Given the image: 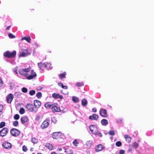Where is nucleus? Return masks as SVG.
Returning a JSON list of instances; mask_svg holds the SVG:
<instances>
[{
    "mask_svg": "<svg viewBox=\"0 0 154 154\" xmlns=\"http://www.w3.org/2000/svg\"><path fill=\"white\" fill-rule=\"evenodd\" d=\"M89 128L91 131L92 134H97V129L95 125H91L90 126Z\"/></svg>",
    "mask_w": 154,
    "mask_h": 154,
    "instance_id": "nucleus-7",
    "label": "nucleus"
},
{
    "mask_svg": "<svg viewBox=\"0 0 154 154\" xmlns=\"http://www.w3.org/2000/svg\"><path fill=\"white\" fill-rule=\"evenodd\" d=\"M16 54V52L15 51H14L12 52L7 51L4 53V55L5 57L12 58L15 57Z\"/></svg>",
    "mask_w": 154,
    "mask_h": 154,
    "instance_id": "nucleus-2",
    "label": "nucleus"
},
{
    "mask_svg": "<svg viewBox=\"0 0 154 154\" xmlns=\"http://www.w3.org/2000/svg\"><path fill=\"white\" fill-rule=\"evenodd\" d=\"M82 106H86L87 104V101L85 99H83L82 100Z\"/></svg>",
    "mask_w": 154,
    "mask_h": 154,
    "instance_id": "nucleus-26",
    "label": "nucleus"
},
{
    "mask_svg": "<svg viewBox=\"0 0 154 154\" xmlns=\"http://www.w3.org/2000/svg\"><path fill=\"white\" fill-rule=\"evenodd\" d=\"M10 132L11 135L15 137L18 136L19 134V131L15 128H13L11 130Z\"/></svg>",
    "mask_w": 154,
    "mask_h": 154,
    "instance_id": "nucleus-8",
    "label": "nucleus"
},
{
    "mask_svg": "<svg viewBox=\"0 0 154 154\" xmlns=\"http://www.w3.org/2000/svg\"><path fill=\"white\" fill-rule=\"evenodd\" d=\"M122 145V143L120 141H118L116 143V145L117 146L119 147Z\"/></svg>",
    "mask_w": 154,
    "mask_h": 154,
    "instance_id": "nucleus-35",
    "label": "nucleus"
},
{
    "mask_svg": "<svg viewBox=\"0 0 154 154\" xmlns=\"http://www.w3.org/2000/svg\"><path fill=\"white\" fill-rule=\"evenodd\" d=\"M25 112V110L23 108H21L20 109V114H23Z\"/></svg>",
    "mask_w": 154,
    "mask_h": 154,
    "instance_id": "nucleus-34",
    "label": "nucleus"
},
{
    "mask_svg": "<svg viewBox=\"0 0 154 154\" xmlns=\"http://www.w3.org/2000/svg\"><path fill=\"white\" fill-rule=\"evenodd\" d=\"M51 154H57V153L55 152H52L51 153Z\"/></svg>",
    "mask_w": 154,
    "mask_h": 154,
    "instance_id": "nucleus-58",
    "label": "nucleus"
},
{
    "mask_svg": "<svg viewBox=\"0 0 154 154\" xmlns=\"http://www.w3.org/2000/svg\"><path fill=\"white\" fill-rule=\"evenodd\" d=\"M31 53L28 49H22L21 52L20 53V57H24L30 55Z\"/></svg>",
    "mask_w": 154,
    "mask_h": 154,
    "instance_id": "nucleus-4",
    "label": "nucleus"
},
{
    "mask_svg": "<svg viewBox=\"0 0 154 154\" xmlns=\"http://www.w3.org/2000/svg\"><path fill=\"white\" fill-rule=\"evenodd\" d=\"M37 76L35 72L33 70L31 71V75L27 76L26 78L28 80H30L35 78Z\"/></svg>",
    "mask_w": 154,
    "mask_h": 154,
    "instance_id": "nucleus-9",
    "label": "nucleus"
},
{
    "mask_svg": "<svg viewBox=\"0 0 154 154\" xmlns=\"http://www.w3.org/2000/svg\"><path fill=\"white\" fill-rule=\"evenodd\" d=\"M3 84V82L2 81V78L0 77V87H1L2 86Z\"/></svg>",
    "mask_w": 154,
    "mask_h": 154,
    "instance_id": "nucleus-48",
    "label": "nucleus"
},
{
    "mask_svg": "<svg viewBox=\"0 0 154 154\" xmlns=\"http://www.w3.org/2000/svg\"><path fill=\"white\" fill-rule=\"evenodd\" d=\"M29 68L22 69L20 70V74L26 77V75L27 74V73L29 72Z\"/></svg>",
    "mask_w": 154,
    "mask_h": 154,
    "instance_id": "nucleus-12",
    "label": "nucleus"
},
{
    "mask_svg": "<svg viewBox=\"0 0 154 154\" xmlns=\"http://www.w3.org/2000/svg\"><path fill=\"white\" fill-rule=\"evenodd\" d=\"M50 66V64L48 63H44V69H48Z\"/></svg>",
    "mask_w": 154,
    "mask_h": 154,
    "instance_id": "nucleus-27",
    "label": "nucleus"
},
{
    "mask_svg": "<svg viewBox=\"0 0 154 154\" xmlns=\"http://www.w3.org/2000/svg\"><path fill=\"white\" fill-rule=\"evenodd\" d=\"M3 110V106L2 104H0V112H2Z\"/></svg>",
    "mask_w": 154,
    "mask_h": 154,
    "instance_id": "nucleus-49",
    "label": "nucleus"
},
{
    "mask_svg": "<svg viewBox=\"0 0 154 154\" xmlns=\"http://www.w3.org/2000/svg\"><path fill=\"white\" fill-rule=\"evenodd\" d=\"M2 112H0V119L3 117Z\"/></svg>",
    "mask_w": 154,
    "mask_h": 154,
    "instance_id": "nucleus-57",
    "label": "nucleus"
},
{
    "mask_svg": "<svg viewBox=\"0 0 154 154\" xmlns=\"http://www.w3.org/2000/svg\"><path fill=\"white\" fill-rule=\"evenodd\" d=\"M105 148L103 145L101 144H99L95 147V150L96 152H98L102 151Z\"/></svg>",
    "mask_w": 154,
    "mask_h": 154,
    "instance_id": "nucleus-13",
    "label": "nucleus"
},
{
    "mask_svg": "<svg viewBox=\"0 0 154 154\" xmlns=\"http://www.w3.org/2000/svg\"><path fill=\"white\" fill-rule=\"evenodd\" d=\"M42 96V93L41 92H38L37 93L36 96L38 98H40Z\"/></svg>",
    "mask_w": 154,
    "mask_h": 154,
    "instance_id": "nucleus-37",
    "label": "nucleus"
},
{
    "mask_svg": "<svg viewBox=\"0 0 154 154\" xmlns=\"http://www.w3.org/2000/svg\"><path fill=\"white\" fill-rule=\"evenodd\" d=\"M72 143L74 146H76L79 144L78 140L75 139L73 141Z\"/></svg>",
    "mask_w": 154,
    "mask_h": 154,
    "instance_id": "nucleus-29",
    "label": "nucleus"
},
{
    "mask_svg": "<svg viewBox=\"0 0 154 154\" xmlns=\"http://www.w3.org/2000/svg\"><path fill=\"white\" fill-rule=\"evenodd\" d=\"M22 91L23 93H26L27 91V88L24 87L22 88Z\"/></svg>",
    "mask_w": 154,
    "mask_h": 154,
    "instance_id": "nucleus-39",
    "label": "nucleus"
},
{
    "mask_svg": "<svg viewBox=\"0 0 154 154\" xmlns=\"http://www.w3.org/2000/svg\"><path fill=\"white\" fill-rule=\"evenodd\" d=\"M52 136L54 139H63L64 137V134L60 131L54 132L52 134Z\"/></svg>",
    "mask_w": 154,
    "mask_h": 154,
    "instance_id": "nucleus-1",
    "label": "nucleus"
},
{
    "mask_svg": "<svg viewBox=\"0 0 154 154\" xmlns=\"http://www.w3.org/2000/svg\"><path fill=\"white\" fill-rule=\"evenodd\" d=\"M58 85L61 88H62L63 86V84L61 82H59L58 83Z\"/></svg>",
    "mask_w": 154,
    "mask_h": 154,
    "instance_id": "nucleus-52",
    "label": "nucleus"
},
{
    "mask_svg": "<svg viewBox=\"0 0 154 154\" xmlns=\"http://www.w3.org/2000/svg\"><path fill=\"white\" fill-rule=\"evenodd\" d=\"M99 112L100 116L103 117H106L108 116L107 111L105 109H100Z\"/></svg>",
    "mask_w": 154,
    "mask_h": 154,
    "instance_id": "nucleus-10",
    "label": "nucleus"
},
{
    "mask_svg": "<svg viewBox=\"0 0 154 154\" xmlns=\"http://www.w3.org/2000/svg\"><path fill=\"white\" fill-rule=\"evenodd\" d=\"M83 85V84L82 83L77 82L76 84V86L78 87H81Z\"/></svg>",
    "mask_w": 154,
    "mask_h": 154,
    "instance_id": "nucleus-43",
    "label": "nucleus"
},
{
    "mask_svg": "<svg viewBox=\"0 0 154 154\" xmlns=\"http://www.w3.org/2000/svg\"><path fill=\"white\" fill-rule=\"evenodd\" d=\"M2 146L5 148L9 149L12 147L11 144L8 142H5L2 144Z\"/></svg>",
    "mask_w": 154,
    "mask_h": 154,
    "instance_id": "nucleus-11",
    "label": "nucleus"
},
{
    "mask_svg": "<svg viewBox=\"0 0 154 154\" xmlns=\"http://www.w3.org/2000/svg\"><path fill=\"white\" fill-rule=\"evenodd\" d=\"M97 111V109L96 108H93L92 109V111L93 112H96Z\"/></svg>",
    "mask_w": 154,
    "mask_h": 154,
    "instance_id": "nucleus-53",
    "label": "nucleus"
},
{
    "mask_svg": "<svg viewBox=\"0 0 154 154\" xmlns=\"http://www.w3.org/2000/svg\"><path fill=\"white\" fill-rule=\"evenodd\" d=\"M46 147L50 150H52L53 149V147L52 145L49 143H47L45 145Z\"/></svg>",
    "mask_w": 154,
    "mask_h": 154,
    "instance_id": "nucleus-23",
    "label": "nucleus"
},
{
    "mask_svg": "<svg viewBox=\"0 0 154 154\" xmlns=\"http://www.w3.org/2000/svg\"><path fill=\"white\" fill-rule=\"evenodd\" d=\"M89 118L91 120H97L98 118V116L97 114H94L90 116Z\"/></svg>",
    "mask_w": 154,
    "mask_h": 154,
    "instance_id": "nucleus-18",
    "label": "nucleus"
},
{
    "mask_svg": "<svg viewBox=\"0 0 154 154\" xmlns=\"http://www.w3.org/2000/svg\"><path fill=\"white\" fill-rule=\"evenodd\" d=\"M9 131L8 129L7 128H4L0 131V136L2 137H3L8 134Z\"/></svg>",
    "mask_w": 154,
    "mask_h": 154,
    "instance_id": "nucleus-5",
    "label": "nucleus"
},
{
    "mask_svg": "<svg viewBox=\"0 0 154 154\" xmlns=\"http://www.w3.org/2000/svg\"><path fill=\"white\" fill-rule=\"evenodd\" d=\"M20 120L22 123L23 124L25 122H27L29 121V119L27 116H25L21 117Z\"/></svg>",
    "mask_w": 154,
    "mask_h": 154,
    "instance_id": "nucleus-19",
    "label": "nucleus"
},
{
    "mask_svg": "<svg viewBox=\"0 0 154 154\" xmlns=\"http://www.w3.org/2000/svg\"><path fill=\"white\" fill-rule=\"evenodd\" d=\"M52 96L55 99L60 98L61 99H62L63 98V96L60 95L58 93H54L52 94Z\"/></svg>",
    "mask_w": 154,
    "mask_h": 154,
    "instance_id": "nucleus-16",
    "label": "nucleus"
},
{
    "mask_svg": "<svg viewBox=\"0 0 154 154\" xmlns=\"http://www.w3.org/2000/svg\"><path fill=\"white\" fill-rule=\"evenodd\" d=\"M34 106L36 109L37 111L38 109L40 107L41 105V103L40 101L38 100H35L34 101Z\"/></svg>",
    "mask_w": 154,
    "mask_h": 154,
    "instance_id": "nucleus-14",
    "label": "nucleus"
},
{
    "mask_svg": "<svg viewBox=\"0 0 154 154\" xmlns=\"http://www.w3.org/2000/svg\"><path fill=\"white\" fill-rule=\"evenodd\" d=\"M62 88L63 89H67V87L66 85H63Z\"/></svg>",
    "mask_w": 154,
    "mask_h": 154,
    "instance_id": "nucleus-54",
    "label": "nucleus"
},
{
    "mask_svg": "<svg viewBox=\"0 0 154 154\" xmlns=\"http://www.w3.org/2000/svg\"><path fill=\"white\" fill-rule=\"evenodd\" d=\"M14 98V95L11 94H9L6 97V100L8 103H11Z\"/></svg>",
    "mask_w": 154,
    "mask_h": 154,
    "instance_id": "nucleus-15",
    "label": "nucleus"
},
{
    "mask_svg": "<svg viewBox=\"0 0 154 154\" xmlns=\"http://www.w3.org/2000/svg\"><path fill=\"white\" fill-rule=\"evenodd\" d=\"M53 112H59L60 111V108L59 107L56 106H53L51 108Z\"/></svg>",
    "mask_w": 154,
    "mask_h": 154,
    "instance_id": "nucleus-17",
    "label": "nucleus"
},
{
    "mask_svg": "<svg viewBox=\"0 0 154 154\" xmlns=\"http://www.w3.org/2000/svg\"><path fill=\"white\" fill-rule=\"evenodd\" d=\"M125 151L124 150L121 149L119 152V154H124L125 153Z\"/></svg>",
    "mask_w": 154,
    "mask_h": 154,
    "instance_id": "nucleus-50",
    "label": "nucleus"
},
{
    "mask_svg": "<svg viewBox=\"0 0 154 154\" xmlns=\"http://www.w3.org/2000/svg\"><path fill=\"white\" fill-rule=\"evenodd\" d=\"M66 74L65 72H64L63 73H61L60 74L59 77L60 79H62V78H65L66 75Z\"/></svg>",
    "mask_w": 154,
    "mask_h": 154,
    "instance_id": "nucleus-28",
    "label": "nucleus"
},
{
    "mask_svg": "<svg viewBox=\"0 0 154 154\" xmlns=\"http://www.w3.org/2000/svg\"><path fill=\"white\" fill-rule=\"evenodd\" d=\"M40 117L39 116H37L35 118V120L37 122H38L40 121Z\"/></svg>",
    "mask_w": 154,
    "mask_h": 154,
    "instance_id": "nucleus-47",
    "label": "nucleus"
},
{
    "mask_svg": "<svg viewBox=\"0 0 154 154\" xmlns=\"http://www.w3.org/2000/svg\"><path fill=\"white\" fill-rule=\"evenodd\" d=\"M92 144V142L90 141H87L86 143V145L89 146H91Z\"/></svg>",
    "mask_w": 154,
    "mask_h": 154,
    "instance_id": "nucleus-45",
    "label": "nucleus"
},
{
    "mask_svg": "<svg viewBox=\"0 0 154 154\" xmlns=\"http://www.w3.org/2000/svg\"><path fill=\"white\" fill-rule=\"evenodd\" d=\"M14 118L16 120L18 119L19 118V115L17 114H16L14 116Z\"/></svg>",
    "mask_w": 154,
    "mask_h": 154,
    "instance_id": "nucleus-44",
    "label": "nucleus"
},
{
    "mask_svg": "<svg viewBox=\"0 0 154 154\" xmlns=\"http://www.w3.org/2000/svg\"><path fill=\"white\" fill-rule=\"evenodd\" d=\"M26 109L30 112H36V109L34 106V105L31 103H28L25 106Z\"/></svg>",
    "mask_w": 154,
    "mask_h": 154,
    "instance_id": "nucleus-3",
    "label": "nucleus"
},
{
    "mask_svg": "<svg viewBox=\"0 0 154 154\" xmlns=\"http://www.w3.org/2000/svg\"><path fill=\"white\" fill-rule=\"evenodd\" d=\"M5 125V122H2L0 123V128H2Z\"/></svg>",
    "mask_w": 154,
    "mask_h": 154,
    "instance_id": "nucleus-32",
    "label": "nucleus"
},
{
    "mask_svg": "<svg viewBox=\"0 0 154 154\" xmlns=\"http://www.w3.org/2000/svg\"><path fill=\"white\" fill-rule=\"evenodd\" d=\"M65 152H66L67 154H73L72 150V149H70L67 151L65 150Z\"/></svg>",
    "mask_w": 154,
    "mask_h": 154,
    "instance_id": "nucleus-40",
    "label": "nucleus"
},
{
    "mask_svg": "<svg viewBox=\"0 0 154 154\" xmlns=\"http://www.w3.org/2000/svg\"><path fill=\"white\" fill-rule=\"evenodd\" d=\"M26 40L27 42L29 43H31V39L30 36H25L21 38V40Z\"/></svg>",
    "mask_w": 154,
    "mask_h": 154,
    "instance_id": "nucleus-21",
    "label": "nucleus"
},
{
    "mask_svg": "<svg viewBox=\"0 0 154 154\" xmlns=\"http://www.w3.org/2000/svg\"><path fill=\"white\" fill-rule=\"evenodd\" d=\"M53 104H51L50 102H48L46 103L44 105L45 107L47 109L51 108L53 106Z\"/></svg>",
    "mask_w": 154,
    "mask_h": 154,
    "instance_id": "nucleus-22",
    "label": "nucleus"
},
{
    "mask_svg": "<svg viewBox=\"0 0 154 154\" xmlns=\"http://www.w3.org/2000/svg\"><path fill=\"white\" fill-rule=\"evenodd\" d=\"M109 134L110 135L113 136L115 134V132L113 130H111L109 131Z\"/></svg>",
    "mask_w": 154,
    "mask_h": 154,
    "instance_id": "nucleus-38",
    "label": "nucleus"
},
{
    "mask_svg": "<svg viewBox=\"0 0 154 154\" xmlns=\"http://www.w3.org/2000/svg\"><path fill=\"white\" fill-rule=\"evenodd\" d=\"M124 138L125 139L126 141L128 143H130L131 140V137L130 136L128 135L125 134L124 136Z\"/></svg>",
    "mask_w": 154,
    "mask_h": 154,
    "instance_id": "nucleus-20",
    "label": "nucleus"
},
{
    "mask_svg": "<svg viewBox=\"0 0 154 154\" xmlns=\"http://www.w3.org/2000/svg\"><path fill=\"white\" fill-rule=\"evenodd\" d=\"M31 141L32 142L34 143H38V140L37 138L35 137H33Z\"/></svg>",
    "mask_w": 154,
    "mask_h": 154,
    "instance_id": "nucleus-30",
    "label": "nucleus"
},
{
    "mask_svg": "<svg viewBox=\"0 0 154 154\" xmlns=\"http://www.w3.org/2000/svg\"><path fill=\"white\" fill-rule=\"evenodd\" d=\"M35 90H31L29 91V94L31 95V96H32L34 94H35Z\"/></svg>",
    "mask_w": 154,
    "mask_h": 154,
    "instance_id": "nucleus-36",
    "label": "nucleus"
},
{
    "mask_svg": "<svg viewBox=\"0 0 154 154\" xmlns=\"http://www.w3.org/2000/svg\"><path fill=\"white\" fill-rule=\"evenodd\" d=\"M98 135L100 137H102V134L100 133H98V131L97 132V134L96 135Z\"/></svg>",
    "mask_w": 154,
    "mask_h": 154,
    "instance_id": "nucleus-55",
    "label": "nucleus"
},
{
    "mask_svg": "<svg viewBox=\"0 0 154 154\" xmlns=\"http://www.w3.org/2000/svg\"><path fill=\"white\" fill-rule=\"evenodd\" d=\"M50 120H46L44 121L41 125V128L42 129H45L47 128L49 124Z\"/></svg>",
    "mask_w": 154,
    "mask_h": 154,
    "instance_id": "nucleus-6",
    "label": "nucleus"
},
{
    "mask_svg": "<svg viewBox=\"0 0 154 154\" xmlns=\"http://www.w3.org/2000/svg\"><path fill=\"white\" fill-rule=\"evenodd\" d=\"M32 154H35V153H32Z\"/></svg>",
    "mask_w": 154,
    "mask_h": 154,
    "instance_id": "nucleus-60",
    "label": "nucleus"
},
{
    "mask_svg": "<svg viewBox=\"0 0 154 154\" xmlns=\"http://www.w3.org/2000/svg\"><path fill=\"white\" fill-rule=\"evenodd\" d=\"M18 68V67L17 66L16 67H15L14 69V72L16 73V74H17V70Z\"/></svg>",
    "mask_w": 154,
    "mask_h": 154,
    "instance_id": "nucleus-51",
    "label": "nucleus"
},
{
    "mask_svg": "<svg viewBox=\"0 0 154 154\" xmlns=\"http://www.w3.org/2000/svg\"><path fill=\"white\" fill-rule=\"evenodd\" d=\"M38 67L41 69L42 70H44V63H38Z\"/></svg>",
    "mask_w": 154,
    "mask_h": 154,
    "instance_id": "nucleus-25",
    "label": "nucleus"
},
{
    "mask_svg": "<svg viewBox=\"0 0 154 154\" xmlns=\"http://www.w3.org/2000/svg\"><path fill=\"white\" fill-rule=\"evenodd\" d=\"M22 149L25 152H26L27 150V148L26 146L24 145L22 147Z\"/></svg>",
    "mask_w": 154,
    "mask_h": 154,
    "instance_id": "nucleus-42",
    "label": "nucleus"
},
{
    "mask_svg": "<svg viewBox=\"0 0 154 154\" xmlns=\"http://www.w3.org/2000/svg\"><path fill=\"white\" fill-rule=\"evenodd\" d=\"M133 147L135 149H136L139 146V144L136 142H134L133 144Z\"/></svg>",
    "mask_w": 154,
    "mask_h": 154,
    "instance_id": "nucleus-31",
    "label": "nucleus"
},
{
    "mask_svg": "<svg viewBox=\"0 0 154 154\" xmlns=\"http://www.w3.org/2000/svg\"><path fill=\"white\" fill-rule=\"evenodd\" d=\"M9 37L11 38H15V36L12 33H9L8 34Z\"/></svg>",
    "mask_w": 154,
    "mask_h": 154,
    "instance_id": "nucleus-41",
    "label": "nucleus"
},
{
    "mask_svg": "<svg viewBox=\"0 0 154 154\" xmlns=\"http://www.w3.org/2000/svg\"><path fill=\"white\" fill-rule=\"evenodd\" d=\"M11 25H10V26H8L6 28V30H8L9 29H10V27H11Z\"/></svg>",
    "mask_w": 154,
    "mask_h": 154,
    "instance_id": "nucleus-56",
    "label": "nucleus"
},
{
    "mask_svg": "<svg viewBox=\"0 0 154 154\" xmlns=\"http://www.w3.org/2000/svg\"><path fill=\"white\" fill-rule=\"evenodd\" d=\"M18 122L17 121H15L13 122V125L15 126H17L18 125Z\"/></svg>",
    "mask_w": 154,
    "mask_h": 154,
    "instance_id": "nucleus-46",
    "label": "nucleus"
},
{
    "mask_svg": "<svg viewBox=\"0 0 154 154\" xmlns=\"http://www.w3.org/2000/svg\"><path fill=\"white\" fill-rule=\"evenodd\" d=\"M72 100L75 102H77L79 101V99L77 97L74 96L72 97Z\"/></svg>",
    "mask_w": 154,
    "mask_h": 154,
    "instance_id": "nucleus-33",
    "label": "nucleus"
},
{
    "mask_svg": "<svg viewBox=\"0 0 154 154\" xmlns=\"http://www.w3.org/2000/svg\"><path fill=\"white\" fill-rule=\"evenodd\" d=\"M131 150V149H129L128 150L129 151H130Z\"/></svg>",
    "mask_w": 154,
    "mask_h": 154,
    "instance_id": "nucleus-59",
    "label": "nucleus"
},
{
    "mask_svg": "<svg viewBox=\"0 0 154 154\" xmlns=\"http://www.w3.org/2000/svg\"><path fill=\"white\" fill-rule=\"evenodd\" d=\"M101 123L102 125L106 126L108 124V121L106 119H103L101 120Z\"/></svg>",
    "mask_w": 154,
    "mask_h": 154,
    "instance_id": "nucleus-24",
    "label": "nucleus"
}]
</instances>
